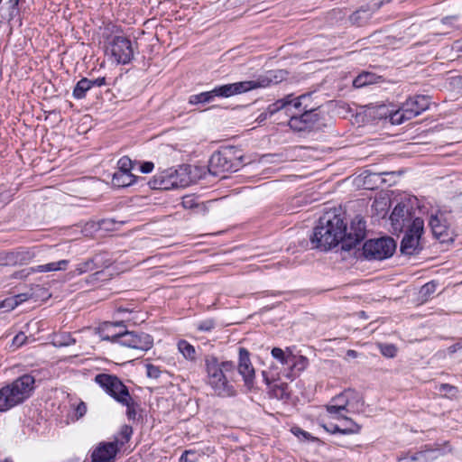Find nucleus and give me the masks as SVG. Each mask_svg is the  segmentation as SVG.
Returning <instances> with one entry per match:
<instances>
[{"instance_id":"a19ab883","label":"nucleus","mask_w":462,"mask_h":462,"mask_svg":"<svg viewBox=\"0 0 462 462\" xmlns=\"http://www.w3.org/2000/svg\"><path fill=\"white\" fill-rule=\"evenodd\" d=\"M216 327V321L212 319L202 320L197 324V329L202 332H209Z\"/></svg>"},{"instance_id":"c756f323","label":"nucleus","mask_w":462,"mask_h":462,"mask_svg":"<svg viewBox=\"0 0 462 462\" xmlns=\"http://www.w3.org/2000/svg\"><path fill=\"white\" fill-rule=\"evenodd\" d=\"M351 426L350 427H344L341 428L337 425H331L330 427L323 425V428L326 431L335 434V433H341V434H356L358 433L360 430V426L356 424L354 421H350Z\"/></svg>"},{"instance_id":"a878e982","label":"nucleus","mask_w":462,"mask_h":462,"mask_svg":"<svg viewBox=\"0 0 462 462\" xmlns=\"http://www.w3.org/2000/svg\"><path fill=\"white\" fill-rule=\"evenodd\" d=\"M69 264L68 260H60L58 262H52L46 264L36 265L32 268L33 273H49L60 270H66Z\"/></svg>"},{"instance_id":"39448f33","label":"nucleus","mask_w":462,"mask_h":462,"mask_svg":"<svg viewBox=\"0 0 462 462\" xmlns=\"http://www.w3.org/2000/svg\"><path fill=\"white\" fill-rule=\"evenodd\" d=\"M242 151L236 147H224L215 152L209 160V170L217 175L220 172L237 171L244 165Z\"/></svg>"},{"instance_id":"a18cd8bd","label":"nucleus","mask_w":462,"mask_h":462,"mask_svg":"<svg viewBox=\"0 0 462 462\" xmlns=\"http://www.w3.org/2000/svg\"><path fill=\"white\" fill-rule=\"evenodd\" d=\"M87 404L80 401L75 408V417L77 420L81 419L87 412Z\"/></svg>"},{"instance_id":"5fc2aeb1","label":"nucleus","mask_w":462,"mask_h":462,"mask_svg":"<svg viewBox=\"0 0 462 462\" xmlns=\"http://www.w3.org/2000/svg\"><path fill=\"white\" fill-rule=\"evenodd\" d=\"M357 352L352 349L346 351V356L351 358H356L357 356Z\"/></svg>"},{"instance_id":"9b49d317","label":"nucleus","mask_w":462,"mask_h":462,"mask_svg":"<svg viewBox=\"0 0 462 462\" xmlns=\"http://www.w3.org/2000/svg\"><path fill=\"white\" fill-rule=\"evenodd\" d=\"M238 94H241L238 82L225 84L217 86L210 91L191 95L189 97V104L193 106L199 104H208L213 102L216 97L226 98Z\"/></svg>"},{"instance_id":"7ed1b4c3","label":"nucleus","mask_w":462,"mask_h":462,"mask_svg":"<svg viewBox=\"0 0 462 462\" xmlns=\"http://www.w3.org/2000/svg\"><path fill=\"white\" fill-rule=\"evenodd\" d=\"M35 380L31 374H23L0 389V411H5L23 402L31 395Z\"/></svg>"},{"instance_id":"6e6552de","label":"nucleus","mask_w":462,"mask_h":462,"mask_svg":"<svg viewBox=\"0 0 462 462\" xmlns=\"http://www.w3.org/2000/svg\"><path fill=\"white\" fill-rule=\"evenodd\" d=\"M396 249V243L391 237H382L366 241L363 245V254L367 260H384L391 257Z\"/></svg>"},{"instance_id":"bf43d9fd","label":"nucleus","mask_w":462,"mask_h":462,"mask_svg":"<svg viewBox=\"0 0 462 462\" xmlns=\"http://www.w3.org/2000/svg\"><path fill=\"white\" fill-rule=\"evenodd\" d=\"M455 18H456L455 16H451V17H444V18L442 19V23H448V20H449V19H455Z\"/></svg>"},{"instance_id":"bb28decb","label":"nucleus","mask_w":462,"mask_h":462,"mask_svg":"<svg viewBox=\"0 0 462 462\" xmlns=\"http://www.w3.org/2000/svg\"><path fill=\"white\" fill-rule=\"evenodd\" d=\"M179 352L186 360L195 362L197 360V351L195 347L187 340L180 339L177 343Z\"/></svg>"},{"instance_id":"052dcab7","label":"nucleus","mask_w":462,"mask_h":462,"mask_svg":"<svg viewBox=\"0 0 462 462\" xmlns=\"http://www.w3.org/2000/svg\"><path fill=\"white\" fill-rule=\"evenodd\" d=\"M460 51H462V45H461V48H460Z\"/></svg>"},{"instance_id":"aec40b11","label":"nucleus","mask_w":462,"mask_h":462,"mask_svg":"<svg viewBox=\"0 0 462 462\" xmlns=\"http://www.w3.org/2000/svg\"><path fill=\"white\" fill-rule=\"evenodd\" d=\"M383 2L374 3L372 5L362 6L349 16V21L353 25L364 26L372 18L373 14L379 10Z\"/></svg>"},{"instance_id":"dca6fc26","label":"nucleus","mask_w":462,"mask_h":462,"mask_svg":"<svg viewBox=\"0 0 462 462\" xmlns=\"http://www.w3.org/2000/svg\"><path fill=\"white\" fill-rule=\"evenodd\" d=\"M390 220L393 231L395 234L402 232L405 227L409 228L413 220L411 208L406 204L398 203L390 216Z\"/></svg>"},{"instance_id":"4468645a","label":"nucleus","mask_w":462,"mask_h":462,"mask_svg":"<svg viewBox=\"0 0 462 462\" xmlns=\"http://www.w3.org/2000/svg\"><path fill=\"white\" fill-rule=\"evenodd\" d=\"M111 54L118 64H127L134 58L131 41L124 36H115L110 42Z\"/></svg>"},{"instance_id":"423d86ee","label":"nucleus","mask_w":462,"mask_h":462,"mask_svg":"<svg viewBox=\"0 0 462 462\" xmlns=\"http://www.w3.org/2000/svg\"><path fill=\"white\" fill-rule=\"evenodd\" d=\"M188 170V165H181L178 169L164 170L153 177L150 185L152 189L166 190L187 187L191 182V177Z\"/></svg>"},{"instance_id":"e433bc0d","label":"nucleus","mask_w":462,"mask_h":462,"mask_svg":"<svg viewBox=\"0 0 462 462\" xmlns=\"http://www.w3.org/2000/svg\"><path fill=\"white\" fill-rule=\"evenodd\" d=\"M181 205L187 209L202 208L199 204L197 199L193 195H188L183 197Z\"/></svg>"},{"instance_id":"8fccbe9b","label":"nucleus","mask_w":462,"mask_h":462,"mask_svg":"<svg viewBox=\"0 0 462 462\" xmlns=\"http://www.w3.org/2000/svg\"><path fill=\"white\" fill-rule=\"evenodd\" d=\"M106 85V80L105 77L97 78L96 79H90V89L93 87H102Z\"/></svg>"},{"instance_id":"58836bf2","label":"nucleus","mask_w":462,"mask_h":462,"mask_svg":"<svg viewBox=\"0 0 462 462\" xmlns=\"http://www.w3.org/2000/svg\"><path fill=\"white\" fill-rule=\"evenodd\" d=\"M379 349L381 354L385 357H394L397 354V348L393 344H380Z\"/></svg>"},{"instance_id":"f257e3e1","label":"nucleus","mask_w":462,"mask_h":462,"mask_svg":"<svg viewBox=\"0 0 462 462\" xmlns=\"http://www.w3.org/2000/svg\"><path fill=\"white\" fill-rule=\"evenodd\" d=\"M365 221L356 216L347 227L344 218L336 210L324 213L310 236L314 248L328 251L341 243V248L350 251L365 236Z\"/></svg>"},{"instance_id":"412c9836","label":"nucleus","mask_w":462,"mask_h":462,"mask_svg":"<svg viewBox=\"0 0 462 462\" xmlns=\"http://www.w3.org/2000/svg\"><path fill=\"white\" fill-rule=\"evenodd\" d=\"M31 258L27 251H4L0 252V266H14L23 264Z\"/></svg>"},{"instance_id":"4d7b16f0","label":"nucleus","mask_w":462,"mask_h":462,"mask_svg":"<svg viewBox=\"0 0 462 462\" xmlns=\"http://www.w3.org/2000/svg\"><path fill=\"white\" fill-rule=\"evenodd\" d=\"M117 313H125V312H130V310L127 308L118 307L116 309Z\"/></svg>"},{"instance_id":"0eeeda50","label":"nucleus","mask_w":462,"mask_h":462,"mask_svg":"<svg viewBox=\"0 0 462 462\" xmlns=\"http://www.w3.org/2000/svg\"><path fill=\"white\" fill-rule=\"evenodd\" d=\"M430 103L428 96L416 95L409 97L400 109L391 115V123L393 125H401L404 121L418 116L429 108Z\"/></svg>"},{"instance_id":"6ab92c4d","label":"nucleus","mask_w":462,"mask_h":462,"mask_svg":"<svg viewBox=\"0 0 462 462\" xmlns=\"http://www.w3.org/2000/svg\"><path fill=\"white\" fill-rule=\"evenodd\" d=\"M118 449L117 441L101 442L93 450L91 462H114Z\"/></svg>"},{"instance_id":"f03ea898","label":"nucleus","mask_w":462,"mask_h":462,"mask_svg":"<svg viewBox=\"0 0 462 462\" xmlns=\"http://www.w3.org/2000/svg\"><path fill=\"white\" fill-rule=\"evenodd\" d=\"M206 382L220 397L236 395L233 382L236 376V366L232 361H220L213 355L205 356Z\"/></svg>"},{"instance_id":"20e7f679","label":"nucleus","mask_w":462,"mask_h":462,"mask_svg":"<svg viewBox=\"0 0 462 462\" xmlns=\"http://www.w3.org/2000/svg\"><path fill=\"white\" fill-rule=\"evenodd\" d=\"M310 99L309 95H301L297 98H292L290 111L286 113L290 116L289 125L295 131H305L310 128L319 116L318 107L310 106L307 103Z\"/></svg>"},{"instance_id":"b1692460","label":"nucleus","mask_w":462,"mask_h":462,"mask_svg":"<svg viewBox=\"0 0 462 462\" xmlns=\"http://www.w3.org/2000/svg\"><path fill=\"white\" fill-rule=\"evenodd\" d=\"M334 404H329L326 406V410L328 414L336 419H339L343 415V411L347 412L346 406V396H345V391L340 394L335 396L332 399Z\"/></svg>"},{"instance_id":"9d476101","label":"nucleus","mask_w":462,"mask_h":462,"mask_svg":"<svg viewBox=\"0 0 462 462\" xmlns=\"http://www.w3.org/2000/svg\"><path fill=\"white\" fill-rule=\"evenodd\" d=\"M95 382L118 403L130 395L127 386L115 374H98Z\"/></svg>"},{"instance_id":"393cba45","label":"nucleus","mask_w":462,"mask_h":462,"mask_svg":"<svg viewBox=\"0 0 462 462\" xmlns=\"http://www.w3.org/2000/svg\"><path fill=\"white\" fill-rule=\"evenodd\" d=\"M136 181V177L132 172L116 171L113 174L112 184L117 188H125Z\"/></svg>"},{"instance_id":"ddd939ff","label":"nucleus","mask_w":462,"mask_h":462,"mask_svg":"<svg viewBox=\"0 0 462 462\" xmlns=\"http://www.w3.org/2000/svg\"><path fill=\"white\" fill-rule=\"evenodd\" d=\"M119 345L133 349L141 351H147L153 346V339L152 336L147 333H136L128 331L125 328L123 335L120 337Z\"/></svg>"},{"instance_id":"de8ad7c7","label":"nucleus","mask_w":462,"mask_h":462,"mask_svg":"<svg viewBox=\"0 0 462 462\" xmlns=\"http://www.w3.org/2000/svg\"><path fill=\"white\" fill-rule=\"evenodd\" d=\"M132 434H133V428L131 426L124 425L121 428L120 435L125 442L129 441Z\"/></svg>"},{"instance_id":"6e6d98bb","label":"nucleus","mask_w":462,"mask_h":462,"mask_svg":"<svg viewBox=\"0 0 462 462\" xmlns=\"http://www.w3.org/2000/svg\"><path fill=\"white\" fill-rule=\"evenodd\" d=\"M339 419H343L345 420V422H346L345 427H350L351 426L350 421H353L352 420L348 419L345 415H342Z\"/></svg>"},{"instance_id":"2f4dec72","label":"nucleus","mask_w":462,"mask_h":462,"mask_svg":"<svg viewBox=\"0 0 462 462\" xmlns=\"http://www.w3.org/2000/svg\"><path fill=\"white\" fill-rule=\"evenodd\" d=\"M369 114L374 115V118L383 119V118H391V115L394 112H390L388 107L385 105H379L375 106L368 107Z\"/></svg>"},{"instance_id":"ea45409f","label":"nucleus","mask_w":462,"mask_h":462,"mask_svg":"<svg viewBox=\"0 0 462 462\" xmlns=\"http://www.w3.org/2000/svg\"><path fill=\"white\" fill-rule=\"evenodd\" d=\"M371 82V75L369 73H363L354 79L353 85L356 88H362L365 85L370 84Z\"/></svg>"},{"instance_id":"cd10ccee","label":"nucleus","mask_w":462,"mask_h":462,"mask_svg":"<svg viewBox=\"0 0 462 462\" xmlns=\"http://www.w3.org/2000/svg\"><path fill=\"white\" fill-rule=\"evenodd\" d=\"M119 404L126 408V417L129 420H136L137 408L139 407V404L135 402L134 397L131 396V394L122 401L119 400Z\"/></svg>"},{"instance_id":"1a4fd4ad","label":"nucleus","mask_w":462,"mask_h":462,"mask_svg":"<svg viewBox=\"0 0 462 462\" xmlns=\"http://www.w3.org/2000/svg\"><path fill=\"white\" fill-rule=\"evenodd\" d=\"M423 229L424 221L420 217H415L401 242L402 254L406 255H414L418 254L422 250L420 237L423 233Z\"/></svg>"},{"instance_id":"49530a36","label":"nucleus","mask_w":462,"mask_h":462,"mask_svg":"<svg viewBox=\"0 0 462 462\" xmlns=\"http://www.w3.org/2000/svg\"><path fill=\"white\" fill-rule=\"evenodd\" d=\"M437 288V284L434 282H428L424 284L421 288L420 292L424 296L430 295L431 293H434Z\"/></svg>"},{"instance_id":"f704fd0d","label":"nucleus","mask_w":462,"mask_h":462,"mask_svg":"<svg viewBox=\"0 0 462 462\" xmlns=\"http://www.w3.org/2000/svg\"><path fill=\"white\" fill-rule=\"evenodd\" d=\"M94 270H97V269L96 268V264H95L93 257L79 263L76 268V271L78 272L79 274H82V273H85L88 272H92Z\"/></svg>"},{"instance_id":"c9c22d12","label":"nucleus","mask_w":462,"mask_h":462,"mask_svg":"<svg viewBox=\"0 0 462 462\" xmlns=\"http://www.w3.org/2000/svg\"><path fill=\"white\" fill-rule=\"evenodd\" d=\"M308 365V359L302 356L296 357L293 356V360L291 365H288L292 371L297 370L298 372L303 371Z\"/></svg>"},{"instance_id":"37998d69","label":"nucleus","mask_w":462,"mask_h":462,"mask_svg":"<svg viewBox=\"0 0 462 462\" xmlns=\"http://www.w3.org/2000/svg\"><path fill=\"white\" fill-rule=\"evenodd\" d=\"M291 432L299 439H304L307 440H309V439L315 440L316 439V438L311 437V435L309 432L303 430L302 429H300L299 427H293L291 429Z\"/></svg>"},{"instance_id":"79ce46f5","label":"nucleus","mask_w":462,"mask_h":462,"mask_svg":"<svg viewBox=\"0 0 462 462\" xmlns=\"http://www.w3.org/2000/svg\"><path fill=\"white\" fill-rule=\"evenodd\" d=\"M161 369L152 365V364H148L146 365V374L149 378H152V379H158L161 375Z\"/></svg>"},{"instance_id":"72a5a7b5","label":"nucleus","mask_w":462,"mask_h":462,"mask_svg":"<svg viewBox=\"0 0 462 462\" xmlns=\"http://www.w3.org/2000/svg\"><path fill=\"white\" fill-rule=\"evenodd\" d=\"M93 259L97 270L107 268L112 264V260L108 258L106 253L97 254L93 256Z\"/></svg>"},{"instance_id":"864d4df0","label":"nucleus","mask_w":462,"mask_h":462,"mask_svg":"<svg viewBox=\"0 0 462 462\" xmlns=\"http://www.w3.org/2000/svg\"><path fill=\"white\" fill-rule=\"evenodd\" d=\"M3 307L5 308H10V309H14L17 304H14V301L11 300V297L10 298H7L5 299L4 301H3V304H2Z\"/></svg>"},{"instance_id":"603ef678","label":"nucleus","mask_w":462,"mask_h":462,"mask_svg":"<svg viewBox=\"0 0 462 462\" xmlns=\"http://www.w3.org/2000/svg\"><path fill=\"white\" fill-rule=\"evenodd\" d=\"M27 300H28V295L25 293H22V294H18L14 297H11V300L14 301V304H17V306Z\"/></svg>"},{"instance_id":"c85d7f7f","label":"nucleus","mask_w":462,"mask_h":462,"mask_svg":"<svg viewBox=\"0 0 462 462\" xmlns=\"http://www.w3.org/2000/svg\"><path fill=\"white\" fill-rule=\"evenodd\" d=\"M434 450H422L414 454H408L399 459V462H429Z\"/></svg>"},{"instance_id":"7c9ffc66","label":"nucleus","mask_w":462,"mask_h":462,"mask_svg":"<svg viewBox=\"0 0 462 462\" xmlns=\"http://www.w3.org/2000/svg\"><path fill=\"white\" fill-rule=\"evenodd\" d=\"M90 89V79L82 78L76 84L72 96L76 99H82L86 97L87 92Z\"/></svg>"},{"instance_id":"4be33fe9","label":"nucleus","mask_w":462,"mask_h":462,"mask_svg":"<svg viewBox=\"0 0 462 462\" xmlns=\"http://www.w3.org/2000/svg\"><path fill=\"white\" fill-rule=\"evenodd\" d=\"M292 103V96L288 95L285 97L277 100L276 102L271 104L268 106L265 112L260 114V116L257 117V121L259 123L263 122L266 120L269 116H273V114L277 113L278 111L282 109H285L286 111H290L291 104Z\"/></svg>"},{"instance_id":"2eb2a0df","label":"nucleus","mask_w":462,"mask_h":462,"mask_svg":"<svg viewBox=\"0 0 462 462\" xmlns=\"http://www.w3.org/2000/svg\"><path fill=\"white\" fill-rule=\"evenodd\" d=\"M429 225L431 228L433 236L441 243L452 240L450 231V221L443 212H438L431 215Z\"/></svg>"},{"instance_id":"c03bdc74","label":"nucleus","mask_w":462,"mask_h":462,"mask_svg":"<svg viewBox=\"0 0 462 462\" xmlns=\"http://www.w3.org/2000/svg\"><path fill=\"white\" fill-rule=\"evenodd\" d=\"M197 453L191 450H186L179 459V462H196Z\"/></svg>"},{"instance_id":"5701e85b","label":"nucleus","mask_w":462,"mask_h":462,"mask_svg":"<svg viewBox=\"0 0 462 462\" xmlns=\"http://www.w3.org/2000/svg\"><path fill=\"white\" fill-rule=\"evenodd\" d=\"M346 396L347 413H356L363 411L365 402L361 394L352 389L345 390Z\"/></svg>"},{"instance_id":"09e8293b","label":"nucleus","mask_w":462,"mask_h":462,"mask_svg":"<svg viewBox=\"0 0 462 462\" xmlns=\"http://www.w3.org/2000/svg\"><path fill=\"white\" fill-rule=\"evenodd\" d=\"M27 339V337L24 333L21 332L18 333L14 338L12 345L14 346L16 348L22 346Z\"/></svg>"},{"instance_id":"473e14b6","label":"nucleus","mask_w":462,"mask_h":462,"mask_svg":"<svg viewBox=\"0 0 462 462\" xmlns=\"http://www.w3.org/2000/svg\"><path fill=\"white\" fill-rule=\"evenodd\" d=\"M272 356L278 360L282 365H291L293 360V355H285L284 351L280 347H273L272 349Z\"/></svg>"},{"instance_id":"4c0bfd02","label":"nucleus","mask_w":462,"mask_h":462,"mask_svg":"<svg viewBox=\"0 0 462 462\" xmlns=\"http://www.w3.org/2000/svg\"><path fill=\"white\" fill-rule=\"evenodd\" d=\"M134 162L127 156H123L117 162V171L132 172Z\"/></svg>"},{"instance_id":"f3484780","label":"nucleus","mask_w":462,"mask_h":462,"mask_svg":"<svg viewBox=\"0 0 462 462\" xmlns=\"http://www.w3.org/2000/svg\"><path fill=\"white\" fill-rule=\"evenodd\" d=\"M238 374L243 377L245 386L251 389L254 383L255 371L250 360V354L245 347L239 348Z\"/></svg>"},{"instance_id":"f8f14e48","label":"nucleus","mask_w":462,"mask_h":462,"mask_svg":"<svg viewBox=\"0 0 462 462\" xmlns=\"http://www.w3.org/2000/svg\"><path fill=\"white\" fill-rule=\"evenodd\" d=\"M287 73L284 70H269L259 75L255 79L238 82L241 94L247 91L269 87L271 84H277L285 79Z\"/></svg>"},{"instance_id":"3c124183","label":"nucleus","mask_w":462,"mask_h":462,"mask_svg":"<svg viewBox=\"0 0 462 462\" xmlns=\"http://www.w3.org/2000/svg\"><path fill=\"white\" fill-rule=\"evenodd\" d=\"M153 168H154V165L152 162H145L141 165L140 171L143 173H150L152 171Z\"/></svg>"},{"instance_id":"13d9d810","label":"nucleus","mask_w":462,"mask_h":462,"mask_svg":"<svg viewBox=\"0 0 462 462\" xmlns=\"http://www.w3.org/2000/svg\"><path fill=\"white\" fill-rule=\"evenodd\" d=\"M456 201L457 203L460 206L461 209H462V193L459 194L457 199H456Z\"/></svg>"},{"instance_id":"a211bd4d","label":"nucleus","mask_w":462,"mask_h":462,"mask_svg":"<svg viewBox=\"0 0 462 462\" xmlns=\"http://www.w3.org/2000/svg\"><path fill=\"white\" fill-rule=\"evenodd\" d=\"M126 328L125 320L116 322H104L97 329V334L102 340L111 341L112 343L120 342V337Z\"/></svg>"}]
</instances>
